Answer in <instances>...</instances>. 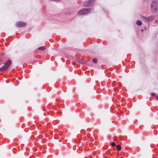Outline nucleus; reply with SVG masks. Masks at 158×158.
Wrapping results in <instances>:
<instances>
[{"instance_id": "15", "label": "nucleus", "mask_w": 158, "mask_h": 158, "mask_svg": "<svg viewBox=\"0 0 158 158\" xmlns=\"http://www.w3.org/2000/svg\"><path fill=\"white\" fill-rule=\"evenodd\" d=\"M155 98L156 99H157L158 100V96H156Z\"/></svg>"}, {"instance_id": "11", "label": "nucleus", "mask_w": 158, "mask_h": 158, "mask_svg": "<svg viewBox=\"0 0 158 158\" xmlns=\"http://www.w3.org/2000/svg\"><path fill=\"white\" fill-rule=\"evenodd\" d=\"M92 63L94 64H95L97 63V60H92Z\"/></svg>"}, {"instance_id": "14", "label": "nucleus", "mask_w": 158, "mask_h": 158, "mask_svg": "<svg viewBox=\"0 0 158 158\" xmlns=\"http://www.w3.org/2000/svg\"><path fill=\"white\" fill-rule=\"evenodd\" d=\"M151 95L152 96H155V94L154 93H152L151 94Z\"/></svg>"}, {"instance_id": "1", "label": "nucleus", "mask_w": 158, "mask_h": 158, "mask_svg": "<svg viewBox=\"0 0 158 158\" xmlns=\"http://www.w3.org/2000/svg\"><path fill=\"white\" fill-rule=\"evenodd\" d=\"M151 8L152 12L153 13H156L157 10L158 4L156 1L153 2L151 5Z\"/></svg>"}, {"instance_id": "16", "label": "nucleus", "mask_w": 158, "mask_h": 158, "mask_svg": "<svg viewBox=\"0 0 158 158\" xmlns=\"http://www.w3.org/2000/svg\"><path fill=\"white\" fill-rule=\"evenodd\" d=\"M68 61H68V60H67L66 61V63L67 64H68Z\"/></svg>"}, {"instance_id": "4", "label": "nucleus", "mask_w": 158, "mask_h": 158, "mask_svg": "<svg viewBox=\"0 0 158 158\" xmlns=\"http://www.w3.org/2000/svg\"><path fill=\"white\" fill-rule=\"evenodd\" d=\"M15 25L17 27H24L27 25V23L23 22H16Z\"/></svg>"}, {"instance_id": "12", "label": "nucleus", "mask_w": 158, "mask_h": 158, "mask_svg": "<svg viewBox=\"0 0 158 158\" xmlns=\"http://www.w3.org/2000/svg\"><path fill=\"white\" fill-rule=\"evenodd\" d=\"M111 146L113 147L115 146V144L114 142H112L111 143Z\"/></svg>"}, {"instance_id": "18", "label": "nucleus", "mask_w": 158, "mask_h": 158, "mask_svg": "<svg viewBox=\"0 0 158 158\" xmlns=\"http://www.w3.org/2000/svg\"><path fill=\"white\" fill-rule=\"evenodd\" d=\"M72 63H73V65H74V62L73 61H72Z\"/></svg>"}, {"instance_id": "5", "label": "nucleus", "mask_w": 158, "mask_h": 158, "mask_svg": "<svg viewBox=\"0 0 158 158\" xmlns=\"http://www.w3.org/2000/svg\"><path fill=\"white\" fill-rule=\"evenodd\" d=\"M142 19L145 22H149L153 20L154 19V17L153 16H150L148 18L143 17Z\"/></svg>"}, {"instance_id": "10", "label": "nucleus", "mask_w": 158, "mask_h": 158, "mask_svg": "<svg viewBox=\"0 0 158 158\" xmlns=\"http://www.w3.org/2000/svg\"><path fill=\"white\" fill-rule=\"evenodd\" d=\"M136 24L139 26H140L142 25V23L139 20H138L136 22Z\"/></svg>"}, {"instance_id": "7", "label": "nucleus", "mask_w": 158, "mask_h": 158, "mask_svg": "<svg viewBox=\"0 0 158 158\" xmlns=\"http://www.w3.org/2000/svg\"><path fill=\"white\" fill-rule=\"evenodd\" d=\"M91 2V1H88L84 2L83 4L84 5L86 6H90V3Z\"/></svg>"}, {"instance_id": "3", "label": "nucleus", "mask_w": 158, "mask_h": 158, "mask_svg": "<svg viewBox=\"0 0 158 158\" xmlns=\"http://www.w3.org/2000/svg\"><path fill=\"white\" fill-rule=\"evenodd\" d=\"M90 11L91 10L90 9L84 8L79 11L78 14L80 15H86L89 13Z\"/></svg>"}, {"instance_id": "6", "label": "nucleus", "mask_w": 158, "mask_h": 158, "mask_svg": "<svg viewBox=\"0 0 158 158\" xmlns=\"http://www.w3.org/2000/svg\"><path fill=\"white\" fill-rule=\"evenodd\" d=\"M78 63L81 64H84L86 65H89L86 60H77Z\"/></svg>"}, {"instance_id": "17", "label": "nucleus", "mask_w": 158, "mask_h": 158, "mask_svg": "<svg viewBox=\"0 0 158 158\" xmlns=\"http://www.w3.org/2000/svg\"><path fill=\"white\" fill-rule=\"evenodd\" d=\"M141 32H143V29H141Z\"/></svg>"}, {"instance_id": "13", "label": "nucleus", "mask_w": 158, "mask_h": 158, "mask_svg": "<svg viewBox=\"0 0 158 158\" xmlns=\"http://www.w3.org/2000/svg\"><path fill=\"white\" fill-rule=\"evenodd\" d=\"M155 22L156 23H158V20H156L155 21Z\"/></svg>"}, {"instance_id": "8", "label": "nucleus", "mask_w": 158, "mask_h": 158, "mask_svg": "<svg viewBox=\"0 0 158 158\" xmlns=\"http://www.w3.org/2000/svg\"><path fill=\"white\" fill-rule=\"evenodd\" d=\"M46 47L45 46H42V47H39L38 48V49L40 50H44L46 49Z\"/></svg>"}, {"instance_id": "2", "label": "nucleus", "mask_w": 158, "mask_h": 158, "mask_svg": "<svg viewBox=\"0 0 158 158\" xmlns=\"http://www.w3.org/2000/svg\"><path fill=\"white\" fill-rule=\"evenodd\" d=\"M11 63V60H8L5 63L4 65L0 69V71H2L7 69Z\"/></svg>"}, {"instance_id": "9", "label": "nucleus", "mask_w": 158, "mask_h": 158, "mask_svg": "<svg viewBox=\"0 0 158 158\" xmlns=\"http://www.w3.org/2000/svg\"><path fill=\"white\" fill-rule=\"evenodd\" d=\"M116 148L118 151H119L121 150V147L120 145H118L116 146Z\"/></svg>"}]
</instances>
